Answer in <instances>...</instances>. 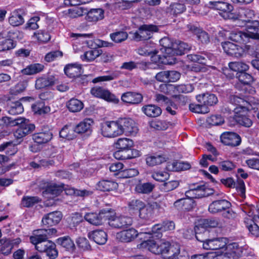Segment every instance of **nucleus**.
<instances>
[{
  "label": "nucleus",
  "instance_id": "15",
  "mask_svg": "<svg viewBox=\"0 0 259 259\" xmlns=\"http://www.w3.org/2000/svg\"><path fill=\"white\" fill-rule=\"evenodd\" d=\"M221 142L225 145L230 146H237L241 141L240 137L233 132H225L220 137Z\"/></svg>",
  "mask_w": 259,
  "mask_h": 259
},
{
  "label": "nucleus",
  "instance_id": "45",
  "mask_svg": "<svg viewBox=\"0 0 259 259\" xmlns=\"http://www.w3.org/2000/svg\"><path fill=\"white\" fill-rule=\"evenodd\" d=\"M190 167V164L188 162L175 161L169 163L167 167L171 171H179L188 169Z\"/></svg>",
  "mask_w": 259,
  "mask_h": 259
},
{
  "label": "nucleus",
  "instance_id": "29",
  "mask_svg": "<svg viewBox=\"0 0 259 259\" xmlns=\"http://www.w3.org/2000/svg\"><path fill=\"white\" fill-rule=\"evenodd\" d=\"M52 137V133L50 131H48L33 134L32 135V139L34 142L38 144H43L51 141Z\"/></svg>",
  "mask_w": 259,
  "mask_h": 259
},
{
  "label": "nucleus",
  "instance_id": "31",
  "mask_svg": "<svg viewBox=\"0 0 259 259\" xmlns=\"http://www.w3.org/2000/svg\"><path fill=\"white\" fill-rule=\"evenodd\" d=\"M55 83L54 77L52 76H42L35 81V88L37 90L53 85Z\"/></svg>",
  "mask_w": 259,
  "mask_h": 259
},
{
  "label": "nucleus",
  "instance_id": "48",
  "mask_svg": "<svg viewBox=\"0 0 259 259\" xmlns=\"http://www.w3.org/2000/svg\"><path fill=\"white\" fill-rule=\"evenodd\" d=\"M32 111L38 114H42L47 113L50 111V107L45 106L44 102L39 101L32 104L31 106Z\"/></svg>",
  "mask_w": 259,
  "mask_h": 259
},
{
  "label": "nucleus",
  "instance_id": "20",
  "mask_svg": "<svg viewBox=\"0 0 259 259\" xmlns=\"http://www.w3.org/2000/svg\"><path fill=\"white\" fill-rule=\"evenodd\" d=\"M209 8L224 13H229L233 10V6L224 1H210L208 4Z\"/></svg>",
  "mask_w": 259,
  "mask_h": 259
},
{
  "label": "nucleus",
  "instance_id": "51",
  "mask_svg": "<svg viewBox=\"0 0 259 259\" xmlns=\"http://www.w3.org/2000/svg\"><path fill=\"white\" fill-rule=\"evenodd\" d=\"M57 243L68 250H73L75 247L73 241L69 237L58 238Z\"/></svg>",
  "mask_w": 259,
  "mask_h": 259
},
{
  "label": "nucleus",
  "instance_id": "33",
  "mask_svg": "<svg viewBox=\"0 0 259 259\" xmlns=\"http://www.w3.org/2000/svg\"><path fill=\"white\" fill-rule=\"evenodd\" d=\"M93 121L89 118H86L80 122L74 127L76 133L82 134L91 131Z\"/></svg>",
  "mask_w": 259,
  "mask_h": 259
},
{
  "label": "nucleus",
  "instance_id": "37",
  "mask_svg": "<svg viewBox=\"0 0 259 259\" xmlns=\"http://www.w3.org/2000/svg\"><path fill=\"white\" fill-rule=\"evenodd\" d=\"M60 188L56 185H48L46 190L42 192L44 197L48 199L54 198L60 194Z\"/></svg>",
  "mask_w": 259,
  "mask_h": 259
},
{
  "label": "nucleus",
  "instance_id": "60",
  "mask_svg": "<svg viewBox=\"0 0 259 259\" xmlns=\"http://www.w3.org/2000/svg\"><path fill=\"white\" fill-rule=\"evenodd\" d=\"M15 45L11 39H5L0 41V52H4L15 48Z\"/></svg>",
  "mask_w": 259,
  "mask_h": 259
},
{
  "label": "nucleus",
  "instance_id": "41",
  "mask_svg": "<svg viewBox=\"0 0 259 259\" xmlns=\"http://www.w3.org/2000/svg\"><path fill=\"white\" fill-rule=\"evenodd\" d=\"M219 225V222L218 220L214 219H204L201 220L198 226H196L194 229H197V233H199L198 231L199 228L201 229H207L209 228H215L217 227Z\"/></svg>",
  "mask_w": 259,
  "mask_h": 259
},
{
  "label": "nucleus",
  "instance_id": "30",
  "mask_svg": "<svg viewBox=\"0 0 259 259\" xmlns=\"http://www.w3.org/2000/svg\"><path fill=\"white\" fill-rule=\"evenodd\" d=\"M167 158L164 154H154L147 156L146 159V163L150 166H154L165 162Z\"/></svg>",
  "mask_w": 259,
  "mask_h": 259
},
{
  "label": "nucleus",
  "instance_id": "44",
  "mask_svg": "<svg viewBox=\"0 0 259 259\" xmlns=\"http://www.w3.org/2000/svg\"><path fill=\"white\" fill-rule=\"evenodd\" d=\"M155 186L151 183H139L136 186L135 191L141 194H149L153 190Z\"/></svg>",
  "mask_w": 259,
  "mask_h": 259
},
{
  "label": "nucleus",
  "instance_id": "49",
  "mask_svg": "<svg viewBox=\"0 0 259 259\" xmlns=\"http://www.w3.org/2000/svg\"><path fill=\"white\" fill-rule=\"evenodd\" d=\"M88 9L83 7H77L68 10V16L72 18H75L86 14Z\"/></svg>",
  "mask_w": 259,
  "mask_h": 259
},
{
  "label": "nucleus",
  "instance_id": "56",
  "mask_svg": "<svg viewBox=\"0 0 259 259\" xmlns=\"http://www.w3.org/2000/svg\"><path fill=\"white\" fill-rule=\"evenodd\" d=\"M247 105H245L244 110H259V100L254 98H250L247 100Z\"/></svg>",
  "mask_w": 259,
  "mask_h": 259
},
{
  "label": "nucleus",
  "instance_id": "7",
  "mask_svg": "<svg viewBox=\"0 0 259 259\" xmlns=\"http://www.w3.org/2000/svg\"><path fill=\"white\" fill-rule=\"evenodd\" d=\"M113 212L109 209V217L107 218L108 224L114 228L122 229L132 225L133 219L131 217L125 215H112Z\"/></svg>",
  "mask_w": 259,
  "mask_h": 259
},
{
  "label": "nucleus",
  "instance_id": "34",
  "mask_svg": "<svg viewBox=\"0 0 259 259\" xmlns=\"http://www.w3.org/2000/svg\"><path fill=\"white\" fill-rule=\"evenodd\" d=\"M75 133L74 127L70 124L65 125L60 131L59 135L60 138L70 140L76 137Z\"/></svg>",
  "mask_w": 259,
  "mask_h": 259
},
{
  "label": "nucleus",
  "instance_id": "19",
  "mask_svg": "<svg viewBox=\"0 0 259 259\" xmlns=\"http://www.w3.org/2000/svg\"><path fill=\"white\" fill-rule=\"evenodd\" d=\"M138 235V231L134 228H131L117 233L116 238L121 242H130L136 238Z\"/></svg>",
  "mask_w": 259,
  "mask_h": 259
},
{
  "label": "nucleus",
  "instance_id": "55",
  "mask_svg": "<svg viewBox=\"0 0 259 259\" xmlns=\"http://www.w3.org/2000/svg\"><path fill=\"white\" fill-rule=\"evenodd\" d=\"M34 39H36L39 42L45 43L50 39V34L44 30H38L34 33L33 36Z\"/></svg>",
  "mask_w": 259,
  "mask_h": 259
},
{
  "label": "nucleus",
  "instance_id": "3",
  "mask_svg": "<svg viewBox=\"0 0 259 259\" xmlns=\"http://www.w3.org/2000/svg\"><path fill=\"white\" fill-rule=\"evenodd\" d=\"M141 245L154 254H161L164 258H167L172 252L178 250V245H171L168 241L156 242L154 240H147L142 242Z\"/></svg>",
  "mask_w": 259,
  "mask_h": 259
},
{
  "label": "nucleus",
  "instance_id": "18",
  "mask_svg": "<svg viewBox=\"0 0 259 259\" xmlns=\"http://www.w3.org/2000/svg\"><path fill=\"white\" fill-rule=\"evenodd\" d=\"M62 218V214L61 211H55L45 215L42 220V223L44 225L52 226L58 224Z\"/></svg>",
  "mask_w": 259,
  "mask_h": 259
},
{
  "label": "nucleus",
  "instance_id": "27",
  "mask_svg": "<svg viewBox=\"0 0 259 259\" xmlns=\"http://www.w3.org/2000/svg\"><path fill=\"white\" fill-rule=\"evenodd\" d=\"M190 48L191 47L186 42L179 40L175 41L174 42L172 53H171V56L182 55L187 53Z\"/></svg>",
  "mask_w": 259,
  "mask_h": 259
},
{
  "label": "nucleus",
  "instance_id": "32",
  "mask_svg": "<svg viewBox=\"0 0 259 259\" xmlns=\"http://www.w3.org/2000/svg\"><path fill=\"white\" fill-rule=\"evenodd\" d=\"M160 44L162 47L160 49L161 51L165 53L163 57L166 58L168 56H170L172 53L174 42L167 37H164L160 39Z\"/></svg>",
  "mask_w": 259,
  "mask_h": 259
},
{
  "label": "nucleus",
  "instance_id": "6",
  "mask_svg": "<svg viewBox=\"0 0 259 259\" xmlns=\"http://www.w3.org/2000/svg\"><path fill=\"white\" fill-rule=\"evenodd\" d=\"M14 125L18 127L14 132V136L17 139H21L31 133L35 129V125L29 121L23 118H17L13 121Z\"/></svg>",
  "mask_w": 259,
  "mask_h": 259
},
{
  "label": "nucleus",
  "instance_id": "23",
  "mask_svg": "<svg viewBox=\"0 0 259 259\" xmlns=\"http://www.w3.org/2000/svg\"><path fill=\"white\" fill-rule=\"evenodd\" d=\"M88 236L90 239H92L99 245L104 244L107 240V233L101 230H96L90 232Z\"/></svg>",
  "mask_w": 259,
  "mask_h": 259
},
{
  "label": "nucleus",
  "instance_id": "53",
  "mask_svg": "<svg viewBox=\"0 0 259 259\" xmlns=\"http://www.w3.org/2000/svg\"><path fill=\"white\" fill-rule=\"evenodd\" d=\"M24 111L23 107L20 101L12 103L9 107V113L12 115L22 113Z\"/></svg>",
  "mask_w": 259,
  "mask_h": 259
},
{
  "label": "nucleus",
  "instance_id": "64",
  "mask_svg": "<svg viewBox=\"0 0 259 259\" xmlns=\"http://www.w3.org/2000/svg\"><path fill=\"white\" fill-rule=\"evenodd\" d=\"M77 246L83 250H89L91 246L88 239L84 237H79L76 240Z\"/></svg>",
  "mask_w": 259,
  "mask_h": 259
},
{
  "label": "nucleus",
  "instance_id": "36",
  "mask_svg": "<svg viewBox=\"0 0 259 259\" xmlns=\"http://www.w3.org/2000/svg\"><path fill=\"white\" fill-rule=\"evenodd\" d=\"M115 145L117 149L122 150L126 152L133 147L134 142L128 138H119L115 143Z\"/></svg>",
  "mask_w": 259,
  "mask_h": 259
},
{
  "label": "nucleus",
  "instance_id": "14",
  "mask_svg": "<svg viewBox=\"0 0 259 259\" xmlns=\"http://www.w3.org/2000/svg\"><path fill=\"white\" fill-rule=\"evenodd\" d=\"M222 46L224 52L228 55L239 58L244 53V50L242 47L233 42L229 41L222 42Z\"/></svg>",
  "mask_w": 259,
  "mask_h": 259
},
{
  "label": "nucleus",
  "instance_id": "24",
  "mask_svg": "<svg viewBox=\"0 0 259 259\" xmlns=\"http://www.w3.org/2000/svg\"><path fill=\"white\" fill-rule=\"evenodd\" d=\"M86 19L89 22H95L102 20L104 17V11L102 9H92L88 10Z\"/></svg>",
  "mask_w": 259,
  "mask_h": 259
},
{
  "label": "nucleus",
  "instance_id": "8",
  "mask_svg": "<svg viewBox=\"0 0 259 259\" xmlns=\"http://www.w3.org/2000/svg\"><path fill=\"white\" fill-rule=\"evenodd\" d=\"M158 30V27L154 25H143L134 34V38L137 41L147 40L152 37L154 32Z\"/></svg>",
  "mask_w": 259,
  "mask_h": 259
},
{
  "label": "nucleus",
  "instance_id": "28",
  "mask_svg": "<svg viewBox=\"0 0 259 259\" xmlns=\"http://www.w3.org/2000/svg\"><path fill=\"white\" fill-rule=\"evenodd\" d=\"M24 22V18L22 15V10L17 9L13 11L10 14L9 18V23L13 26H18Z\"/></svg>",
  "mask_w": 259,
  "mask_h": 259
},
{
  "label": "nucleus",
  "instance_id": "57",
  "mask_svg": "<svg viewBox=\"0 0 259 259\" xmlns=\"http://www.w3.org/2000/svg\"><path fill=\"white\" fill-rule=\"evenodd\" d=\"M189 109L192 112L197 113L205 114L209 112V109L207 107L199 103L198 104H190Z\"/></svg>",
  "mask_w": 259,
  "mask_h": 259
},
{
  "label": "nucleus",
  "instance_id": "25",
  "mask_svg": "<svg viewBox=\"0 0 259 259\" xmlns=\"http://www.w3.org/2000/svg\"><path fill=\"white\" fill-rule=\"evenodd\" d=\"M142 111L147 116L150 117H156L161 115V109L154 104H148L142 107Z\"/></svg>",
  "mask_w": 259,
  "mask_h": 259
},
{
  "label": "nucleus",
  "instance_id": "62",
  "mask_svg": "<svg viewBox=\"0 0 259 259\" xmlns=\"http://www.w3.org/2000/svg\"><path fill=\"white\" fill-rule=\"evenodd\" d=\"M139 174V171L136 168H128L120 172L119 177L122 178H130L137 176Z\"/></svg>",
  "mask_w": 259,
  "mask_h": 259
},
{
  "label": "nucleus",
  "instance_id": "58",
  "mask_svg": "<svg viewBox=\"0 0 259 259\" xmlns=\"http://www.w3.org/2000/svg\"><path fill=\"white\" fill-rule=\"evenodd\" d=\"M0 244L2 246L1 252L3 254L8 255L11 253L13 247L11 244L10 239H1V243Z\"/></svg>",
  "mask_w": 259,
  "mask_h": 259
},
{
  "label": "nucleus",
  "instance_id": "9",
  "mask_svg": "<svg viewBox=\"0 0 259 259\" xmlns=\"http://www.w3.org/2000/svg\"><path fill=\"white\" fill-rule=\"evenodd\" d=\"M109 209H102L99 213L89 212L85 214L84 218L91 224L93 225H100L109 217Z\"/></svg>",
  "mask_w": 259,
  "mask_h": 259
},
{
  "label": "nucleus",
  "instance_id": "50",
  "mask_svg": "<svg viewBox=\"0 0 259 259\" xmlns=\"http://www.w3.org/2000/svg\"><path fill=\"white\" fill-rule=\"evenodd\" d=\"M229 67L233 71L240 73L246 71L249 68V66L246 64L242 62H233L229 64Z\"/></svg>",
  "mask_w": 259,
  "mask_h": 259
},
{
  "label": "nucleus",
  "instance_id": "35",
  "mask_svg": "<svg viewBox=\"0 0 259 259\" xmlns=\"http://www.w3.org/2000/svg\"><path fill=\"white\" fill-rule=\"evenodd\" d=\"M81 71V67L79 64H69L64 68L65 73L70 78L79 76Z\"/></svg>",
  "mask_w": 259,
  "mask_h": 259
},
{
  "label": "nucleus",
  "instance_id": "2",
  "mask_svg": "<svg viewBox=\"0 0 259 259\" xmlns=\"http://www.w3.org/2000/svg\"><path fill=\"white\" fill-rule=\"evenodd\" d=\"M197 229H195V237L197 240L203 242V247L205 249L217 250L223 248L226 246L224 256L228 259H238L243 253L242 248L239 246L237 243L233 242L229 244L228 239L225 237L216 238L211 239L202 240L200 238V233H197Z\"/></svg>",
  "mask_w": 259,
  "mask_h": 259
},
{
  "label": "nucleus",
  "instance_id": "59",
  "mask_svg": "<svg viewBox=\"0 0 259 259\" xmlns=\"http://www.w3.org/2000/svg\"><path fill=\"white\" fill-rule=\"evenodd\" d=\"M236 76L239 80L244 84H248L251 82L253 80L252 76L245 72V71L237 73Z\"/></svg>",
  "mask_w": 259,
  "mask_h": 259
},
{
  "label": "nucleus",
  "instance_id": "61",
  "mask_svg": "<svg viewBox=\"0 0 259 259\" xmlns=\"http://www.w3.org/2000/svg\"><path fill=\"white\" fill-rule=\"evenodd\" d=\"M175 89L179 93L187 94L193 91L194 87L193 84H182L177 85L175 87Z\"/></svg>",
  "mask_w": 259,
  "mask_h": 259
},
{
  "label": "nucleus",
  "instance_id": "54",
  "mask_svg": "<svg viewBox=\"0 0 259 259\" xmlns=\"http://www.w3.org/2000/svg\"><path fill=\"white\" fill-rule=\"evenodd\" d=\"M145 203L142 200L137 199L133 198L130 200L128 202V207L130 210H138L139 212L144 206Z\"/></svg>",
  "mask_w": 259,
  "mask_h": 259
},
{
  "label": "nucleus",
  "instance_id": "21",
  "mask_svg": "<svg viewBox=\"0 0 259 259\" xmlns=\"http://www.w3.org/2000/svg\"><path fill=\"white\" fill-rule=\"evenodd\" d=\"M121 100L126 103L131 105L138 104L143 100L142 94L133 92H128L123 93L121 97Z\"/></svg>",
  "mask_w": 259,
  "mask_h": 259
},
{
  "label": "nucleus",
  "instance_id": "47",
  "mask_svg": "<svg viewBox=\"0 0 259 259\" xmlns=\"http://www.w3.org/2000/svg\"><path fill=\"white\" fill-rule=\"evenodd\" d=\"M110 37L115 43H120L128 37V34L124 31H117L110 33Z\"/></svg>",
  "mask_w": 259,
  "mask_h": 259
},
{
  "label": "nucleus",
  "instance_id": "1",
  "mask_svg": "<svg viewBox=\"0 0 259 259\" xmlns=\"http://www.w3.org/2000/svg\"><path fill=\"white\" fill-rule=\"evenodd\" d=\"M56 233L57 230L54 228L34 230L33 235L29 237V241L38 251L45 252L50 258L54 259L58 256V251L56 244L48 239Z\"/></svg>",
  "mask_w": 259,
  "mask_h": 259
},
{
  "label": "nucleus",
  "instance_id": "4",
  "mask_svg": "<svg viewBox=\"0 0 259 259\" xmlns=\"http://www.w3.org/2000/svg\"><path fill=\"white\" fill-rule=\"evenodd\" d=\"M254 11L249 9H241L238 13L239 22L241 21L239 26H245L247 31L259 27V20L256 19Z\"/></svg>",
  "mask_w": 259,
  "mask_h": 259
},
{
  "label": "nucleus",
  "instance_id": "63",
  "mask_svg": "<svg viewBox=\"0 0 259 259\" xmlns=\"http://www.w3.org/2000/svg\"><path fill=\"white\" fill-rule=\"evenodd\" d=\"M207 122L212 125H218L223 123L224 120L220 115H213L207 118Z\"/></svg>",
  "mask_w": 259,
  "mask_h": 259
},
{
  "label": "nucleus",
  "instance_id": "13",
  "mask_svg": "<svg viewBox=\"0 0 259 259\" xmlns=\"http://www.w3.org/2000/svg\"><path fill=\"white\" fill-rule=\"evenodd\" d=\"M191 186L189 190L185 192V195L187 198H199L206 197L209 195L207 192L208 189L205 185H197L196 187Z\"/></svg>",
  "mask_w": 259,
  "mask_h": 259
},
{
  "label": "nucleus",
  "instance_id": "22",
  "mask_svg": "<svg viewBox=\"0 0 259 259\" xmlns=\"http://www.w3.org/2000/svg\"><path fill=\"white\" fill-rule=\"evenodd\" d=\"M196 98L198 103L203 104L204 106L207 107L215 105L218 102L217 97L213 94L206 93L198 95Z\"/></svg>",
  "mask_w": 259,
  "mask_h": 259
},
{
  "label": "nucleus",
  "instance_id": "26",
  "mask_svg": "<svg viewBox=\"0 0 259 259\" xmlns=\"http://www.w3.org/2000/svg\"><path fill=\"white\" fill-rule=\"evenodd\" d=\"M229 38L233 41L245 44L249 41V35L248 32L245 33L240 31H233L230 33Z\"/></svg>",
  "mask_w": 259,
  "mask_h": 259
},
{
  "label": "nucleus",
  "instance_id": "46",
  "mask_svg": "<svg viewBox=\"0 0 259 259\" xmlns=\"http://www.w3.org/2000/svg\"><path fill=\"white\" fill-rule=\"evenodd\" d=\"M186 10L185 6L181 3L171 4L167 8V12L169 13L171 15H178L182 14Z\"/></svg>",
  "mask_w": 259,
  "mask_h": 259
},
{
  "label": "nucleus",
  "instance_id": "40",
  "mask_svg": "<svg viewBox=\"0 0 259 259\" xmlns=\"http://www.w3.org/2000/svg\"><path fill=\"white\" fill-rule=\"evenodd\" d=\"M42 64L35 63L27 66L22 70L21 72L25 75H32L41 72L44 69Z\"/></svg>",
  "mask_w": 259,
  "mask_h": 259
},
{
  "label": "nucleus",
  "instance_id": "38",
  "mask_svg": "<svg viewBox=\"0 0 259 259\" xmlns=\"http://www.w3.org/2000/svg\"><path fill=\"white\" fill-rule=\"evenodd\" d=\"M40 200L37 196H24L21 199L20 205L22 207H32Z\"/></svg>",
  "mask_w": 259,
  "mask_h": 259
},
{
  "label": "nucleus",
  "instance_id": "12",
  "mask_svg": "<svg viewBox=\"0 0 259 259\" xmlns=\"http://www.w3.org/2000/svg\"><path fill=\"white\" fill-rule=\"evenodd\" d=\"M91 93L96 97L102 98L108 102L114 103H117L119 102V99L114 95L101 87H96L92 88Z\"/></svg>",
  "mask_w": 259,
  "mask_h": 259
},
{
  "label": "nucleus",
  "instance_id": "17",
  "mask_svg": "<svg viewBox=\"0 0 259 259\" xmlns=\"http://www.w3.org/2000/svg\"><path fill=\"white\" fill-rule=\"evenodd\" d=\"M231 203L225 199L213 201L208 207V210L211 213H216L230 208Z\"/></svg>",
  "mask_w": 259,
  "mask_h": 259
},
{
  "label": "nucleus",
  "instance_id": "11",
  "mask_svg": "<svg viewBox=\"0 0 259 259\" xmlns=\"http://www.w3.org/2000/svg\"><path fill=\"white\" fill-rule=\"evenodd\" d=\"M122 135L135 136L138 132V128L135 121L129 118H120Z\"/></svg>",
  "mask_w": 259,
  "mask_h": 259
},
{
  "label": "nucleus",
  "instance_id": "5",
  "mask_svg": "<svg viewBox=\"0 0 259 259\" xmlns=\"http://www.w3.org/2000/svg\"><path fill=\"white\" fill-rule=\"evenodd\" d=\"M119 118L116 120L106 121L100 123L101 135L106 138H114L122 135Z\"/></svg>",
  "mask_w": 259,
  "mask_h": 259
},
{
  "label": "nucleus",
  "instance_id": "42",
  "mask_svg": "<svg viewBox=\"0 0 259 259\" xmlns=\"http://www.w3.org/2000/svg\"><path fill=\"white\" fill-rule=\"evenodd\" d=\"M66 105L68 110L72 112H79L83 107V103L75 98H72L68 101Z\"/></svg>",
  "mask_w": 259,
  "mask_h": 259
},
{
  "label": "nucleus",
  "instance_id": "16",
  "mask_svg": "<svg viewBox=\"0 0 259 259\" xmlns=\"http://www.w3.org/2000/svg\"><path fill=\"white\" fill-rule=\"evenodd\" d=\"M157 202L144 204V206L139 211V217L144 220H149L153 218L154 215V210L158 207Z\"/></svg>",
  "mask_w": 259,
  "mask_h": 259
},
{
  "label": "nucleus",
  "instance_id": "43",
  "mask_svg": "<svg viewBox=\"0 0 259 259\" xmlns=\"http://www.w3.org/2000/svg\"><path fill=\"white\" fill-rule=\"evenodd\" d=\"M102 53L100 49L90 50L85 52L81 58L83 61L86 62H91L94 61L96 58L100 56Z\"/></svg>",
  "mask_w": 259,
  "mask_h": 259
},
{
  "label": "nucleus",
  "instance_id": "52",
  "mask_svg": "<svg viewBox=\"0 0 259 259\" xmlns=\"http://www.w3.org/2000/svg\"><path fill=\"white\" fill-rule=\"evenodd\" d=\"M175 228V224L173 221H166L163 222L162 226L156 225L153 228V232L157 230L171 231Z\"/></svg>",
  "mask_w": 259,
  "mask_h": 259
},
{
  "label": "nucleus",
  "instance_id": "39",
  "mask_svg": "<svg viewBox=\"0 0 259 259\" xmlns=\"http://www.w3.org/2000/svg\"><path fill=\"white\" fill-rule=\"evenodd\" d=\"M118 187V184L110 180H102L98 184V188L101 191H109L115 190Z\"/></svg>",
  "mask_w": 259,
  "mask_h": 259
},
{
  "label": "nucleus",
  "instance_id": "10",
  "mask_svg": "<svg viewBox=\"0 0 259 259\" xmlns=\"http://www.w3.org/2000/svg\"><path fill=\"white\" fill-rule=\"evenodd\" d=\"M230 103L232 105L236 106V107L228 106L224 108V112H228L229 114L232 112L237 113L240 111L239 108L244 110L245 105L247 104V100L237 95H231L230 97Z\"/></svg>",
  "mask_w": 259,
  "mask_h": 259
}]
</instances>
